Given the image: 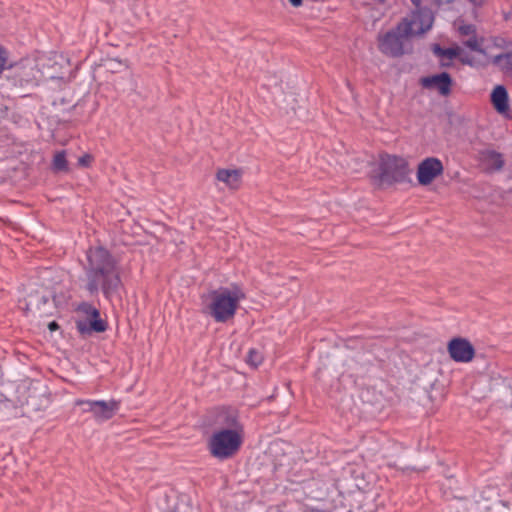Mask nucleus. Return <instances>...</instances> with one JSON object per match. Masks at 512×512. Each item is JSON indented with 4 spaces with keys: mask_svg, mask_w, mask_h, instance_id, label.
Here are the masks:
<instances>
[{
    "mask_svg": "<svg viewBox=\"0 0 512 512\" xmlns=\"http://www.w3.org/2000/svg\"><path fill=\"white\" fill-rule=\"evenodd\" d=\"M420 84L426 89H437L441 95L447 96L451 93L452 78L449 73L442 72L440 74L422 77Z\"/></svg>",
    "mask_w": 512,
    "mask_h": 512,
    "instance_id": "ddd939ff",
    "label": "nucleus"
},
{
    "mask_svg": "<svg viewBox=\"0 0 512 512\" xmlns=\"http://www.w3.org/2000/svg\"><path fill=\"white\" fill-rule=\"evenodd\" d=\"M132 1V4H135L136 3V0H131Z\"/></svg>",
    "mask_w": 512,
    "mask_h": 512,
    "instance_id": "72a5a7b5",
    "label": "nucleus"
},
{
    "mask_svg": "<svg viewBox=\"0 0 512 512\" xmlns=\"http://www.w3.org/2000/svg\"><path fill=\"white\" fill-rule=\"evenodd\" d=\"M413 35H404L402 31L396 29L386 32L378 38L379 50L390 57H400L404 54L403 38H409Z\"/></svg>",
    "mask_w": 512,
    "mask_h": 512,
    "instance_id": "1a4fd4ad",
    "label": "nucleus"
},
{
    "mask_svg": "<svg viewBox=\"0 0 512 512\" xmlns=\"http://www.w3.org/2000/svg\"><path fill=\"white\" fill-rule=\"evenodd\" d=\"M490 101L493 108L501 115L512 119V115L509 114V98L506 88L503 85H497L491 95Z\"/></svg>",
    "mask_w": 512,
    "mask_h": 512,
    "instance_id": "4468645a",
    "label": "nucleus"
},
{
    "mask_svg": "<svg viewBox=\"0 0 512 512\" xmlns=\"http://www.w3.org/2000/svg\"><path fill=\"white\" fill-rule=\"evenodd\" d=\"M76 312L90 318L88 324L84 321H76V328L80 334L84 335L91 332L103 333L108 329L107 321L100 318L99 309L91 303L85 301L79 303L76 307Z\"/></svg>",
    "mask_w": 512,
    "mask_h": 512,
    "instance_id": "0eeeda50",
    "label": "nucleus"
},
{
    "mask_svg": "<svg viewBox=\"0 0 512 512\" xmlns=\"http://www.w3.org/2000/svg\"><path fill=\"white\" fill-rule=\"evenodd\" d=\"M304 512H325V511L320 510L318 508H309V509L305 510Z\"/></svg>",
    "mask_w": 512,
    "mask_h": 512,
    "instance_id": "c85d7f7f",
    "label": "nucleus"
},
{
    "mask_svg": "<svg viewBox=\"0 0 512 512\" xmlns=\"http://www.w3.org/2000/svg\"><path fill=\"white\" fill-rule=\"evenodd\" d=\"M96 400L91 399H78L76 400L75 404L77 406L85 405L86 408L83 409L84 413H91V410L95 409V406L93 403H95Z\"/></svg>",
    "mask_w": 512,
    "mask_h": 512,
    "instance_id": "412c9836",
    "label": "nucleus"
},
{
    "mask_svg": "<svg viewBox=\"0 0 512 512\" xmlns=\"http://www.w3.org/2000/svg\"><path fill=\"white\" fill-rule=\"evenodd\" d=\"M415 9L410 17L398 23V29L404 35H422L432 27L434 16L430 8L422 6V0H410Z\"/></svg>",
    "mask_w": 512,
    "mask_h": 512,
    "instance_id": "39448f33",
    "label": "nucleus"
},
{
    "mask_svg": "<svg viewBox=\"0 0 512 512\" xmlns=\"http://www.w3.org/2000/svg\"><path fill=\"white\" fill-rule=\"evenodd\" d=\"M504 61L503 70L506 73L512 74V53H506L496 57V61Z\"/></svg>",
    "mask_w": 512,
    "mask_h": 512,
    "instance_id": "aec40b11",
    "label": "nucleus"
},
{
    "mask_svg": "<svg viewBox=\"0 0 512 512\" xmlns=\"http://www.w3.org/2000/svg\"><path fill=\"white\" fill-rule=\"evenodd\" d=\"M6 61H7L6 51L0 47V74L4 70Z\"/></svg>",
    "mask_w": 512,
    "mask_h": 512,
    "instance_id": "393cba45",
    "label": "nucleus"
},
{
    "mask_svg": "<svg viewBox=\"0 0 512 512\" xmlns=\"http://www.w3.org/2000/svg\"><path fill=\"white\" fill-rule=\"evenodd\" d=\"M379 3H384L386 0H377Z\"/></svg>",
    "mask_w": 512,
    "mask_h": 512,
    "instance_id": "473e14b6",
    "label": "nucleus"
},
{
    "mask_svg": "<svg viewBox=\"0 0 512 512\" xmlns=\"http://www.w3.org/2000/svg\"><path fill=\"white\" fill-rule=\"evenodd\" d=\"M48 329L51 331V332H54V331H57L60 329V325L56 322V321H51L49 324H48Z\"/></svg>",
    "mask_w": 512,
    "mask_h": 512,
    "instance_id": "bb28decb",
    "label": "nucleus"
},
{
    "mask_svg": "<svg viewBox=\"0 0 512 512\" xmlns=\"http://www.w3.org/2000/svg\"><path fill=\"white\" fill-rule=\"evenodd\" d=\"M52 166H53V170L56 172H67L68 171V162L66 160L65 151H59L54 155Z\"/></svg>",
    "mask_w": 512,
    "mask_h": 512,
    "instance_id": "a211bd4d",
    "label": "nucleus"
},
{
    "mask_svg": "<svg viewBox=\"0 0 512 512\" xmlns=\"http://www.w3.org/2000/svg\"><path fill=\"white\" fill-rule=\"evenodd\" d=\"M459 33L463 36H473L476 35V28L472 24H464L459 26Z\"/></svg>",
    "mask_w": 512,
    "mask_h": 512,
    "instance_id": "4be33fe9",
    "label": "nucleus"
},
{
    "mask_svg": "<svg viewBox=\"0 0 512 512\" xmlns=\"http://www.w3.org/2000/svg\"><path fill=\"white\" fill-rule=\"evenodd\" d=\"M444 475H445V477H446L447 479H449V480H450V479H454V478H455V475H454V474L449 473L448 471H447V472H445V474H444Z\"/></svg>",
    "mask_w": 512,
    "mask_h": 512,
    "instance_id": "7c9ffc66",
    "label": "nucleus"
},
{
    "mask_svg": "<svg viewBox=\"0 0 512 512\" xmlns=\"http://www.w3.org/2000/svg\"><path fill=\"white\" fill-rule=\"evenodd\" d=\"M443 170V164L438 158L428 157L418 165L417 180L420 185L427 186L440 176Z\"/></svg>",
    "mask_w": 512,
    "mask_h": 512,
    "instance_id": "9b49d317",
    "label": "nucleus"
},
{
    "mask_svg": "<svg viewBox=\"0 0 512 512\" xmlns=\"http://www.w3.org/2000/svg\"><path fill=\"white\" fill-rule=\"evenodd\" d=\"M262 355L256 349H250L247 354V363L257 367L262 363Z\"/></svg>",
    "mask_w": 512,
    "mask_h": 512,
    "instance_id": "6ab92c4d",
    "label": "nucleus"
},
{
    "mask_svg": "<svg viewBox=\"0 0 512 512\" xmlns=\"http://www.w3.org/2000/svg\"><path fill=\"white\" fill-rule=\"evenodd\" d=\"M95 409L91 410V414L97 423H103L111 420L119 411L121 401L116 399L97 400L93 403Z\"/></svg>",
    "mask_w": 512,
    "mask_h": 512,
    "instance_id": "f8f14e48",
    "label": "nucleus"
},
{
    "mask_svg": "<svg viewBox=\"0 0 512 512\" xmlns=\"http://www.w3.org/2000/svg\"><path fill=\"white\" fill-rule=\"evenodd\" d=\"M211 426L215 429H235L244 431L238 409L229 405H221L213 409Z\"/></svg>",
    "mask_w": 512,
    "mask_h": 512,
    "instance_id": "6e6552de",
    "label": "nucleus"
},
{
    "mask_svg": "<svg viewBox=\"0 0 512 512\" xmlns=\"http://www.w3.org/2000/svg\"><path fill=\"white\" fill-rule=\"evenodd\" d=\"M242 172L239 169H218L216 179L223 182L229 189L238 190L241 186Z\"/></svg>",
    "mask_w": 512,
    "mask_h": 512,
    "instance_id": "2eb2a0df",
    "label": "nucleus"
},
{
    "mask_svg": "<svg viewBox=\"0 0 512 512\" xmlns=\"http://www.w3.org/2000/svg\"><path fill=\"white\" fill-rule=\"evenodd\" d=\"M58 101L62 105H64V104H71L70 105L71 108H74L76 106V103H72V100H66L65 97H62V98L58 99ZM54 103L56 104L57 100Z\"/></svg>",
    "mask_w": 512,
    "mask_h": 512,
    "instance_id": "a878e982",
    "label": "nucleus"
},
{
    "mask_svg": "<svg viewBox=\"0 0 512 512\" xmlns=\"http://www.w3.org/2000/svg\"><path fill=\"white\" fill-rule=\"evenodd\" d=\"M290 4L294 7H299L302 5L303 0H289Z\"/></svg>",
    "mask_w": 512,
    "mask_h": 512,
    "instance_id": "cd10ccee",
    "label": "nucleus"
},
{
    "mask_svg": "<svg viewBox=\"0 0 512 512\" xmlns=\"http://www.w3.org/2000/svg\"><path fill=\"white\" fill-rule=\"evenodd\" d=\"M86 290L96 295L101 290L110 300L122 287L121 269L116 258H88Z\"/></svg>",
    "mask_w": 512,
    "mask_h": 512,
    "instance_id": "f257e3e1",
    "label": "nucleus"
},
{
    "mask_svg": "<svg viewBox=\"0 0 512 512\" xmlns=\"http://www.w3.org/2000/svg\"><path fill=\"white\" fill-rule=\"evenodd\" d=\"M208 298L211 300L209 304L210 314L216 322L224 323L234 317L239 298L230 289L220 287L211 290L208 293Z\"/></svg>",
    "mask_w": 512,
    "mask_h": 512,
    "instance_id": "20e7f679",
    "label": "nucleus"
},
{
    "mask_svg": "<svg viewBox=\"0 0 512 512\" xmlns=\"http://www.w3.org/2000/svg\"><path fill=\"white\" fill-rule=\"evenodd\" d=\"M93 157L90 154H85L78 159V164L82 167H89Z\"/></svg>",
    "mask_w": 512,
    "mask_h": 512,
    "instance_id": "b1692460",
    "label": "nucleus"
},
{
    "mask_svg": "<svg viewBox=\"0 0 512 512\" xmlns=\"http://www.w3.org/2000/svg\"><path fill=\"white\" fill-rule=\"evenodd\" d=\"M482 161L493 170H501L504 166V159L501 153L494 150H483L481 152Z\"/></svg>",
    "mask_w": 512,
    "mask_h": 512,
    "instance_id": "dca6fc26",
    "label": "nucleus"
},
{
    "mask_svg": "<svg viewBox=\"0 0 512 512\" xmlns=\"http://www.w3.org/2000/svg\"><path fill=\"white\" fill-rule=\"evenodd\" d=\"M51 404V394L48 387L41 382L30 383L25 391V401L22 406L26 407L27 413L45 411Z\"/></svg>",
    "mask_w": 512,
    "mask_h": 512,
    "instance_id": "423d86ee",
    "label": "nucleus"
},
{
    "mask_svg": "<svg viewBox=\"0 0 512 512\" xmlns=\"http://www.w3.org/2000/svg\"><path fill=\"white\" fill-rule=\"evenodd\" d=\"M101 252H102V254L100 255L101 257L109 256L102 248H101Z\"/></svg>",
    "mask_w": 512,
    "mask_h": 512,
    "instance_id": "2f4dec72",
    "label": "nucleus"
},
{
    "mask_svg": "<svg viewBox=\"0 0 512 512\" xmlns=\"http://www.w3.org/2000/svg\"><path fill=\"white\" fill-rule=\"evenodd\" d=\"M433 53L439 57L448 58L450 60L459 56L461 49L456 48H442L439 44L433 46Z\"/></svg>",
    "mask_w": 512,
    "mask_h": 512,
    "instance_id": "f3484780",
    "label": "nucleus"
},
{
    "mask_svg": "<svg viewBox=\"0 0 512 512\" xmlns=\"http://www.w3.org/2000/svg\"><path fill=\"white\" fill-rule=\"evenodd\" d=\"M245 431L235 429H215L207 441L210 455L219 460L232 459L240 451L244 442Z\"/></svg>",
    "mask_w": 512,
    "mask_h": 512,
    "instance_id": "f03ea898",
    "label": "nucleus"
},
{
    "mask_svg": "<svg viewBox=\"0 0 512 512\" xmlns=\"http://www.w3.org/2000/svg\"><path fill=\"white\" fill-rule=\"evenodd\" d=\"M464 45L471 49L472 51L481 52L482 49L477 41L476 35L471 36L468 40L464 42Z\"/></svg>",
    "mask_w": 512,
    "mask_h": 512,
    "instance_id": "5701e85b",
    "label": "nucleus"
},
{
    "mask_svg": "<svg viewBox=\"0 0 512 512\" xmlns=\"http://www.w3.org/2000/svg\"><path fill=\"white\" fill-rule=\"evenodd\" d=\"M450 358L457 363H467L473 360L475 348L466 338H452L447 345Z\"/></svg>",
    "mask_w": 512,
    "mask_h": 512,
    "instance_id": "9d476101",
    "label": "nucleus"
},
{
    "mask_svg": "<svg viewBox=\"0 0 512 512\" xmlns=\"http://www.w3.org/2000/svg\"><path fill=\"white\" fill-rule=\"evenodd\" d=\"M409 174L407 161L399 156L381 154L371 179L379 186L404 182Z\"/></svg>",
    "mask_w": 512,
    "mask_h": 512,
    "instance_id": "7ed1b4c3",
    "label": "nucleus"
},
{
    "mask_svg": "<svg viewBox=\"0 0 512 512\" xmlns=\"http://www.w3.org/2000/svg\"><path fill=\"white\" fill-rule=\"evenodd\" d=\"M435 3L440 6L442 4H448V0H434Z\"/></svg>",
    "mask_w": 512,
    "mask_h": 512,
    "instance_id": "c756f323",
    "label": "nucleus"
}]
</instances>
